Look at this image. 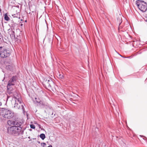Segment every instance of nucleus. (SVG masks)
Listing matches in <instances>:
<instances>
[{
    "instance_id": "f257e3e1",
    "label": "nucleus",
    "mask_w": 147,
    "mask_h": 147,
    "mask_svg": "<svg viewBox=\"0 0 147 147\" xmlns=\"http://www.w3.org/2000/svg\"><path fill=\"white\" fill-rule=\"evenodd\" d=\"M17 79V77L13 76L9 80L7 87V92L10 96H15L17 94V92L15 90L14 85Z\"/></svg>"
},
{
    "instance_id": "f03ea898",
    "label": "nucleus",
    "mask_w": 147,
    "mask_h": 147,
    "mask_svg": "<svg viewBox=\"0 0 147 147\" xmlns=\"http://www.w3.org/2000/svg\"><path fill=\"white\" fill-rule=\"evenodd\" d=\"M24 129L19 127L13 126L8 127L7 132L8 134L14 136H18L22 135L24 133Z\"/></svg>"
},
{
    "instance_id": "7ed1b4c3",
    "label": "nucleus",
    "mask_w": 147,
    "mask_h": 147,
    "mask_svg": "<svg viewBox=\"0 0 147 147\" xmlns=\"http://www.w3.org/2000/svg\"><path fill=\"white\" fill-rule=\"evenodd\" d=\"M0 115L3 118L10 119L13 117L14 113L7 109L4 108H0Z\"/></svg>"
},
{
    "instance_id": "20e7f679",
    "label": "nucleus",
    "mask_w": 147,
    "mask_h": 147,
    "mask_svg": "<svg viewBox=\"0 0 147 147\" xmlns=\"http://www.w3.org/2000/svg\"><path fill=\"white\" fill-rule=\"evenodd\" d=\"M136 3L139 9L142 12H144L146 11L147 3L146 2L142 0H137Z\"/></svg>"
},
{
    "instance_id": "39448f33",
    "label": "nucleus",
    "mask_w": 147,
    "mask_h": 147,
    "mask_svg": "<svg viewBox=\"0 0 147 147\" xmlns=\"http://www.w3.org/2000/svg\"><path fill=\"white\" fill-rule=\"evenodd\" d=\"M9 122L11 123V124L13 125L14 126H16L22 128V125L23 122L22 120L18 119H17L12 121L9 120L8 121V124Z\"/></svg>"
},
{
    "instance_id": "423d86ee",
    "label": "nucleus",
    "mask_w": 147,
    "mask_h": 147,
    "mask_svg": "<svg viewBox=\"0 0 147 147\" xmlns=\"http://www.w3.org/2000/svg\"><path fill=\"white\" fill-rule=\"evenodd\" d=\"M9 51L4 47H0V56L2 58H5L9 56Z\"/></svg>"
},
{
    "instance_id": "0eeeda50",
    "label": "nucleus",
    "mask_w": 147,
    "mask_h": 147,
    "mask_svg": "<svg viewBox=\"0 0 147 147\" xmlns=\"http://www.w3.org/2000/svg\"><path fill=\"white\" fill-rule=\"evenodd\" d=\"M49 79V80L48 79L46 80L45 82V83L48 88H50L51 87V85L53 84V82L51 79Z\"/></svg>"
},
{
    "instance_id": "6e6552de",
    "label": "nucleus",
    "mask_w": 147,
    "mask_h": 147,
    "mask_svg": "<svg viewBox=\"0 0 147 147\" xmlns=\"http://www.w3.org/2000/svg\"><path fill=\"white\" fill-rule=\"evenodd\" d=\"M39 105L42 106L43 107H46L49 106L48 103L41 100L38 103Z\"/></svg>"
},
{
    "instance_id": "1a4fd4ad",
    "label": "nucleus",
    "mask_w": 147,
    "mask_h": 147,
    "mask_svg": "<svg viewBox=\"0 0 147 147\" xmlns=\"http://www.w3.org/2000/svg\"><path fill=\"white\" fill-rule=\"evenodd\" d=\"M9 34H10V36L11 38H15V34L13 30H11L10 32H9Z\"/></svg>"
},
{
    "instance_id": "9d476101",
    "label": "nucleus",
    "mask_w": 147,
    "mask_h": 147,
    "mask_svg": "<svg viewBox=\"0 0 147 147\" xmlns=\"http://www.w3.org/2000/svg\"><path fill=\"white\" fill-rule=\"evenodd\" d=\"M6 68L7 70L12 71L13 69V66L12 64L6 66Z\"/></svg>"
},
{
    "instance_id": "9b49d317",
    "label": "nucleus",
    "mask_w": 147,
    "mask_h": 147,
    "mask_svg": "<svg viewBox=\"0 0 147 147\" xmlns=\"http://www.w3.org/2000/svg\"><path fill=\"white\" fill-rule=\"evenodd\" d=\"M117 21L119 22V27L118 28L119 30L121 28H122V27L121 26H120V24L122 22V21L121 20V18H118L117 19Z\"/></svg>"
},
{
    "instance_id": "f8f14e48",
    "label": "nucleus",
    "mask_w": 147,
    "mask_h": 147,
    "mask_svg": "<svg viewBox=\"0 0 147 147\" xmlns=\"http://www.w3.org/2000/svg\"><path fill=\"white\" fill-rule=\"evenodd\" d=\"M12 16L13 18H18L19 19L20 18V14L19 13L13 14Z\"/></svg>"
},
{
    "instance_id": "ddd939ff",
    "label": "nucleus",
    "mask_w": 147,
    "mask_h": 147,
    "mask_svg": "<svg viewBox=\"0 0 147 147\" xmlns=\"http://www.w3.org/2000/svg\"><path fill=\"white\" fill-rule=\"evenodd\" d=\"M15 101L16 102L14 104V107H15L16 109H19L20 108V106L21 105L20 104V105H19V104L18 103H16V100H15Z\"/></svg>"
},
{
    "instance_id": "4468645a",
    "label": "nucleus",
    "mask_w": 147,
    "mask_h": 147,
    "mask_svg": "<svg viewBox=\"0 0 147 147\" xmlns=\"http://www.w3.org/2000/svg\"><path fill=\"white\" fill-rule=\"evenodd\" d=\"M17 94L16 95V96ZM15 96H15H14V98L15 99H17L18 101L19 102L20 104L21 105L22 103V100L21 99L19 98H17Z\"/></svg>"
},
{
    "instance_id": "2eb2a0df",
    "label": "nucleus",
    "mask_w": 147,
    "mask_h": 147,
    "mask_svg": "<svg viewBox=\"0 0 147 147\" xmlns=\"http://www.w3.org/2000/svg\"><path fill=\"white\" fill-rule=\"evenodd\" d=\"M4 19L6 21H9L10 20L9 18L8 17L7 13H5L4 15Z\"/></svg>"
},
{
    "instance_id": "dca6fc26",
    "label": "nucleus",
    "mask_w": 147,
    "mask_h": 147,
    "mask_svg": "<svg viewBox=\"0 0 147 147\" xmlns=\"http://www.w3.org/2000/svg\"><path fill=\"white\" fill-rule=\"evenodd\" d=\"M40 137L42 139V140H44L45 138V135L44 134H41L40 135Z\"/></svg>"
},
{
    "instance_id": "f3484780",
    "label": "nucleus",
    "mask_w": 147,
    "mask_h": 147,
    "mask_svg": "<svg viewBox=\"0 0 147 147\" xmlns=\"http://www.w3.org/2000/svg\"><path fill=\"white\" fill-rule=\"evenodd\" d=\"M23 105H24V104H22L20 105H21L20 106L22 107V109L23 111V112L24 113L25 112V108H24Z\"/></svg>"
},
{
    "instance_id": "a211bd4d",
    "label": "nucleus",
    "mask_w": 147,
    "mask_h": 147,
    "mask_svg": "<svg viewBox=\"0 0 147 147\" xmlns=\"http://www.w3.org/2000/svg\"><path fill=\"white\" fill-rule=\"evenodd\" d=\"M35 99L36 100V102L37 103H38L41 100H40L39 98H35Z\"/></svg>"
},
{
    "instance_id": "6ab92c4d",
    "label": "nucleus",
    "mask_w": 147,
    "mask_h": 147,
    "mask_svg": "<svg viewBox=\"0 0 147 147\" xmlns=\"http://www.w3.org/2000/svg\"><path fill=\"white\" fill-rule=\"evenodd\" d=\"M30 127L33 129H34L35 128V126L33 124H31L30 125Z\"/></svg>"
},
{
    "instance_id": "aec40b11",
    "label": "nucleus",
    "mask_w": 147,
    "mask_h": 147,
    "mask_svg": "<svg viewBox=\"0 0 147 147\" xmlns=\"http://www.w3.org/2000/svg\"><path fill=\"white\" fill-rule=\"evenodd\" d=\"M144 19L145 21L147 22V14H146V16Z\"/></svg>"
},
{
    "instance_id": "412c9836",
    "label": "nucleus",
    "mask_w": 147,
    "mask_h": 147,
    "mask_svg": "<svg viewBox=\"0 0 147 147\" xmlns=\"http://www.w3.org/2000/svg\"><path fill=\"white\" fill-rule=\"evenodd\" d=\"M59 78H60L61 79H62L63 78V75H61V74H60L59 75Z\"/></svg>"
},
{
    "instance_id": "4be33fe9",
    "label": "nucleus",
    "mask_w": 147,
    "mask_h": 147,
    "mask_svg": "<svg viewBox=\"0 0 147 147\" xmlns=\"http://www.w3.org/2000/svg\"><path fill=\"white\" fill-rule=\"evenodd\" d=\"M120 55L121 57H123V58H131V56H130V57H123L122 56H121V55Z\"/></svg>"
},
{
    "instance_id": "5701e85b",
    "label": "nucleus",
    "mask_w": 147,
    "mask_h": 147,
    "mask_svg": "<svg viewBox=\"0 0 147 147\" xmlns=\"http://www.w3.org/2000/svg\"><path fill=\"white\" fill-rule=\"evenodd\" d=\"M42 144H43L44 145H46V144L45 143H41V145H42Z\"/></svg>"
},
{
    "instance_id": "b1692460",
    "label": "nucleus",
    "mask_w": 147,
    "mask_h": 147,
    "mask_svg": "<svg viewBox=\"0 0 147 147\" xmlns=\"http://www.w3.org/2000/svg\"><path fill=\"white\" fill-rule=\"evenodd\" d=\"M47 147H52V146L51 145H50L49 146H48Z\"/></svg>"
},
{
    "instance_id": "393cba45",
    "label": "nucleus",
    "mask_w": 147,
    "mask_h": 147,
    "mask_svg": "<svg viewBox=\"0 0 147 147\" xmlns=\"http://www.w3.org/2000/svg\"><path fill=\"white\" fill-rule=\"evenodd\" d=\"M2 105V103L1 102H0V106H1Z\"/></svg>"
},
{
    "instance_id": "a878e982",
    "label": "nucleus",
    "mask_w": 147,
    "mask_h": 147,
    "mask_svg": "<svg viewBox=\"0 0 147 147\" xmlns=\"http://www.w3.org/2000/svg\"><path fill=\"white\" fill-rule=\"evenodd\" d=\"M37 142L39 144L40 143V142L38 141H37Z\"/></svg>"
},
{
    "instance_id": "bb28decb",
    "label": "nucleus",
    "mask_w": 147,
    "mask_h": 147,
    "mask_svg": "<svg viewBox=\"0 0 147 147\" xmlns=\"http://www.w3.org/2000/svg\"><path fill=\"white\" fill-rule=\"evenodd\" d=\"M50 114H51V115H53V112H52V113H51H51H50Z\"/></svg>"
},
{
    "instance_id": "cd10ccee",
    "label": "nucleus",
    "mask_w": 147,
    "mask_h": 147,
    "mask_svg": "<svg viewBox=\"0 0 147 147\" xmlns=\"http://www.w3.org/2000/svg\"><path fill=\"white\" fill-rule=\"evenodd\" d=\"M21 26H23V24H21L20 25Z\"/></svg>"
},
{
    "instance_id": "c85d7f7f",
    "label": "nucleus",
    "mask_w": 147,
    "mask_h": 147,
    "mask_svg": "<svg viewBox=\"0 0 147 147\" xmlns=\"http://www.w3.org/2000/svg\"><path fill=\"white\" fill-rule=\"evenodd\" d=\"M25 22H27V20H26L25 21Z\"/></svg>"
},
{
    "instance_id": "c756f323",
    "label": "nucleus",
    "mask_w": 147,
    "mask_h": 147,
    "mask_svg": "<svg viewBox=\"0 0 147 147\" xmlns=\"http://www.w3.org/2000/svg\"><path fill=\"white\" fill-rule=\"evenodd\" d=\"M0 40H2V39H1V38H0Z\"/></svg>"
}]
</instances>
